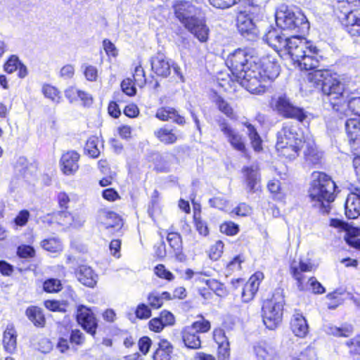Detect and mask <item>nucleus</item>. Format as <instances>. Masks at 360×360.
Returning <instances> with one entry per match:
<instances>
[{"label":"nucleus","instance_id":"obj_1","mask_svg":"<svg viewBox=\"0 0 360 360\" xmlns=\"http://www.w3.org/2000/svg\"><path fill=\"white\" fill-rule=\"evenodd\" d=\"M226 63L236 81L252 94L264 93L268 83L280 73L276 62L268 56L258 58L249 48L235 50Z\"/></svg>","mask_w":360,"mask_h":360},{"label":"nucleus","instance_id":"obj_2","mask_svg":"<svg viewBox=\"0 0 360 360\" xmlns=\"http://www.w3.org/2000/svg\"><path fill=\"white\" fill-rule=\"evenodd\" d=\"M303 139L296 125L286 123L277 134L276 150L280 155L294 159L304 149L306 160L313 165L317 164L322 158L321 153L317 150L313 140Z\"/></svg>","mask_w":360,"mask_h":360},{"label":"nucleus","instance_id":"obj_3","mask_svg":"<svg viewBox=\"0 0 360 360\" xmlns=\"http://www.w3.org/2000/svg\"><path fill=\"white\" fill-rule=\"evenodd\" d=\"M287 43L283 51L288 53L300 70H311L319 67L322 57L320 50L312 41L300 36H292Z\"/></svg>","mask_w":360,"mask_h":360},{"label":"nucleus","instance_id":"obj_4","mask_svg":"<svg viewBox=\"0 0 360 360\" xmlns=\"http://www.w3.org/2000/svg\"><path fill=\"white\" fill-rule=\"evenodd\" d=\"M307 80L321 90L330 101L334 110H340L336 106H338L344 97L345 85L340 81L336 73L329 70H316L309 73Z\"/></svg>","mask_w":360,"mask_h":360},{"label":"nucleus","instance_id":"obj_5","mask_svg":"<svg viewBox=\"0 0 360 360\" xmlns=\"http://www.w3.org/2000/svg\"><path fill=\"white\" fill-rule=\"evenodd\" d=\"M335 184L330 176L321 172H314L308 190L310 201L314 206L326 207L335 199Z\"/></svg>","mask_w":360,"mask_h":360},{"label":"nucleus","instance_id":"obj_6","mask_svg":"<svg viewBox=\"0 0 360 360\" xmlns=\"http://www.w3.org/2000/svg\"><path fill=\"white\" fill-rule=\"evenodd\" d=\"M276 22L283 30L303 33L308 32L309 23L304 14L298 8L282 5L276 13Z\"/></svg>","mask_w":360,"mask_h":360},{"label":"nucleus","instance_id":"obj_7","mask_svg":"<svg viewBox=\"0 0 360 360\" xmlns=\"http://www.w3.org/2000/svg\"><path fill=\"white\" fill-rule=\"evenodd\" d=\"M316 269V265L308 258L300 257L291 261L290 274L296 281L297 288L300 291H304L308 288L305 283L306 276L304 274L314 271Z\"/></svg>","mask_w":360,"mask_h":360},{"label":"nucleus","instance_id":"obj_8","mask_svg":"<svg viewBox=\"0 0 360 360\" xmlns=\"http://www.w3.org/2000/svg\"><path fill=\"white\" fill-rule=\"evenodd\" d=\"M220 131L234 150L246 155L247 148L245 138L225 120L218 122Z\"/></svg>","mask_w":360,"mask_h":360},{"label":"nucleus","instance_id":"obj_9","mask_svg":"<svg viewBox=\"0 0 360 360\" xmlns=\"http://www.w3.org/2000/svg\"><path fill=\"white\" fill-rule=\"evenodd\" d=\"M283 306L279 302L266 300L262 306V319L264 324L269 330L276 329L282 320Z\"/></svg>","mask_w":360,"mask_h":360},{"label":"nucleus","instance_id":"obj_10","mask_svg":"<svg viewBox=\"0 0 360 360\" xmlns=\"http://www.w3.org/2000/svg\"><path fill=\"white\" fill-rule=\"evenodd\" d=\"M275 108L283 116L296 119L300 122H303L307 117V112L303 108L294 105L285 96H281L277 98Z\"/></svg>","mask_w":360,"mask_h":360},{"label":"nucleus","instance_id":"obj_11","mask_svg":"<svg viewBox=\"0 0 360 360\" xmlns=\"http://www.w3.org/2000/svg\"><path fill=\"white\" fill-rule=\"evenodd\" d=\"M96 221L101 228L109 231H118L123 226L122 218L117 213L107 209L98 211Z\"/></svg>","mask_w":360,"mask_h":360},{"label":"nucleus","instance_id":"obj_12","mask_svg":"<svg viewBox=\"0 0 360 360\" xmlns=\"http://www.w3.org/2000/svg\"><path fill=\"white\" fill-rule=\"evenodd\" d=\"M176 17L186 26L193 20H195L198 14V8L191 3L185 1H177L174 5Z\"/></svg>","mask_w":360,"mask_h":360},{"label":"nucleus","instance_id":"obj_13","mask_svg":"<svg viewBox=\"0 0 360 360\" xmlns=\"http://www.w3.org/2000/svg\"><path fill=\"white\" fill-rule=\"evenodd\" d=\"M79 324L89 333L94 335L97 328V320L91 310L86 306L79 305L77 310Z\"/></svg>","mask_w":360,"mask_h":360},{"label":"nucleus","instance_id":"obj_14","mask_svg":"<svg viewBox=\"0 0 360 360\" xmlns=\"http://www.w3.org/2000/svg\"><path fill=\"white\" fill-rule=\"evenodd\" d=\"M79 154L75 150L63 153L60 160L61 172L67 176L74 175L79 169Z\"/></svg>","mask_w":360,"mask_h":360},{"label":"nucleus","instance_id":"obj_15","mask_svg":"<svg viewBox=\"0 0 360 360\" xmlns=\"http://www.w3.org/2000/svg\"><path fill=\"white\" fill-rule=\"evenodd\" d=\"M237 27L240 33L249 40H254L259 34V30L252 18L244 13L237 17Z\"/></svg>","mask_w":360,"mask_h":360},{"label":"nucleus","instance_id":"obj_16","mask_svg":"<svg viewBox=\"0 0 360 360\" xmlns=\"http://www.w3.org/2000/svg\"><path fill=\"white\" fill-rule=\"evenodd\" d=\"M345 129L352 150H360V117L348 119L345 122Z\"/></svg>","mask_w":360,"mask_h":360},{"label":"nucleus","instance_id":"obj_17","mask_svg":"<svg viewBox=\"0 0 360 360\" xmlns=\"http://www.w3.org/2000/svg\"><path fill=\"white\" fill-rule=\"evenodd\" d=\"M283 35L281 31L275 28H271L263 37V39L272 47L276 52L280 53L284 51L288 42V39Z\"/></svg>","mask_w":360,"mask_h":360},{"label":"nucleus","instance_id":"obj_18","mask_svg":"<svg viewBox=\"0 0 360 360\" xmlns=\"http://www.w3.org/2000/svg\"><path fill=\"white\" fill-rule=\"evenodd\" d=\"M345 215L349 219L360 216V189L355 188L348 195L345 204Z\"/></svg>","mask_w":360,"mask_h":360},{"label":"nucleus","instance_id":"obj_19","mask_svg":"<svg viewBox=\"0 0 360 360\" xmlns=\"http://www.w3.org/2000/svg\"><path fill=\"white\" fill-rule=\"evenodd\" d=\"M152 70L160 77H167L171 73L172 61L162 53H158L150 60Z\"/></svg>","mask_w":360,"mask_h":360},{"label":"nucleus","instance_id":"obj_20","mask_svg":"<svg viewBox=\"0 0 360 360\" xmlns=\"http://www.w3.org/2000/svg\"><path fill=\"white\" fill-rule=\"evenodd\" d=\"M338 18L345 30L351 36H360V14L353 11L342 15H338Z\"/></svg>","mask_w":360,"mask_h":360},{"label":"nucleus","instance_id":"obj_21","mask_svg":"<svg viewBox=\"0 0 360 360\" xmlns=\"http://www.w3.org/2000/svg\"><path fill=\"white\" fill-rule=\"evenodd\" d=\"M242 172L245 177L247 189L250 192H255L260 182L258 165L252 164L250 166L244 167Z\"/></svg>","mask_w":360,"mask_h":360},{"label":"nucleus","instance_id":"obj_22","mask_svg":"<svg viewBox=\"0 0 360 360\" xmlns=\"http://www.w3.org/2000/svg\"><path fill=\"white\" fill-rule=\"evenodd\" d=\"M185 27L193 34L200 42H205L208 39L210 30L203 20L196 18L187 24Z\"/></svg>","mask_w":360,"mask_h":360},{"label":"nucleus","instance_id":"obj_23","mask_svg":"<svg viewBox=\"0 0 360 360\" xmlns=\"http://www.w3.org/2000/svg\"><path fill=\"white\" fill-rule=\"evenodd\" d=\"M290 328L295 336L304 338L309 333V325L305 317L299 312H295L290 320Z\"/></svg>","mask_w":360,"mask_h":360},{"label":"nucleus","instance_id":"obj_24","mask_svg":"<svg viewBox=\"0 0 360 360\" xmlns=\"http://www.w3.org/2000/svg\"><path fill=\"white\" fill-rule=\"evenodd\" d=\"M254 354L257 360H276L275 349L267 342L260 341L253 347Z\"/></svg>","mask_w":360,"mask_h":360},{"label":"nucleus","instance_id":"obj_25","mask_svg":"<svg viewBox=\"0 0 360 360\" xmlns=\"http://www.w3.org/2000/svg\"><path fill=\"white\" fill-rule=\"evenodd\" d=\"M4 349L10 354H13L17 349V332L12 324L6 326L3 334Z\"/></svg>","mask_w":360,"mask_h":360},{"label":"nucleus","instance_id":"obj_26","mask_svg":"<svg viewBox=\"0 0 360 360\" xmlns=\"http://www.w3.org/2000/svg\"><path fill=\"white\" fill-rule=\"evenodd\" d=\"M76 274L79 281L86 286L93 288L97 283L98 276L88 266H80Z\"/></svg>","mask_w":360,"mask_h":360},{"label":"nucleus","instance_id":"obj_27","mask_svg":"<svg viewBox=\"0 0 360 360\" xmlns=\"http://www.w3.org/2000/svg\"><path fill=\"white\" fill-rule=\"evenodd\" d=\"M155 117L162 121L172 120L179 124H183L185 122L184 118L179 115L174 108L171 107H162L158 109Z\"/></svg>","mask_w":360,"mask_h":360},{"label":"nucleus","instance_id":"obj_28","mask_svg":"<svg viewBox=\"0 0 360 360\" xmlns=\"http://www.w3.org/2000/svg\"><path fill=\"white\" fill-rule=\"evenodd\" d=\"M181 335L184 343L186 347L193 349L200 347L201 341L200 338L198 333L192 330V328L185 327L181 332Z\"/></svg>","mask_w":360,"mask_h":360},{"label":"nucleus","instance_id":"obj_29","mask_svg":"<svg viewBox=\"0 0 360 360\" xmlns=\"http://www.w3.org/2000/svg\"><path fill=\"white\" fill-rule=\"evenodd\" d=\"M155 136L165 144H173L179 139V135L174 129L161 127L154 132Z\"/></svg>","mask_w":360,"mask_h":360},{"label":"nucleus","instance_id":"obj_30","mask_svg":"<svg viewBox=\"0 0 360 360\" xmlns=\"http://www.w3.org/2000/svg\"><path fill=\"white\" fill-rule=\"evenodd\" d=\"M172 349V345L169 342L161 340L153 354L154 360H170Z\"/></svg>","mask_w":360,"mask_h":360},{"label":"nucleus","instance_id":"obj_31","mask_svg":"<svg viewBox=\"0 0 360 360\" xmlns=\"http://www.w3.org/2000/svg\"><path fill=\"white\" fill-rule=\"evenodd\" d=\"M247 128V134L250 139L252 147L255 151H259L262 149V139L256 128L249 122L242 123Z\"/></svg>","mask_w":360,"mask_h":360},{"label":"nucleus","instance_id":"obj_32","mask_svg":"<svg viewBox=\"0 0 360 360\" xmlns=\"http://www.w3.org/2000/svg\"><path fill=\"white\" fill-rule=\"evenodd\" d=\"M325 331L326 333L334 336L347 338L353 333V328L349 324L343 325L341 327L328 325L325 326Z\"/></svg>","mask_w":360,"mask_h":360},{"label":"nucleus","instance_id":"obj_33","mask_svg":"<svg viewBox=\"0 0 360 360\" xmlns=\"http://www.w3.org/2000/svg\"><path fill=\"white\" fill-rule=\"evenodd\" d=\"M25 314L34 326L43 327L45 325V318L40 308L30 307L26 309Z\"/></svg>","mask_w":360,"mask_h":360},{"label":"nucleus","instance_id":"obj_34","mask_svg":"<svg viewBox=\"0 0 360 360\" xmlns=\"http://www.w3.org/2000/svg\"><path fill=\"white\" fill-rule=\"evenodd\" d=\"M147 300L148 304L151 307L159 309L162 306L164 300H171V295L168 292H163L162 293L152 292L148 294Z\"/></svg>","mask_w":360,"mask_h":360},{"label":"nucleus","instance_id":"obj_35","mask_svg":"<svg viewBox=\"0 0 360 360\" xmlns=\"http://www.w3.org/2000/svg\"><path fill=\"white\" fill-rule=\"evenodd\" d=\"M102 144L97 136H91L86 141L84 150L91 158H96L101 153Z\"/></svg>","mask_w":360,"mask_h":360},{"label":"nucleus","instance_id":"obj_36","mask_svg":"<svg viewBox=\"0 0 360 360\" xmlns=\"http://www.w3.org/2000/svg\"><path fill=\"white\" fill-rule=\"evenodd\" d=\"M337 10L340 11L339 15L354 11L360 6V0H336Z\"/></svg>","mask_w":360,"mask_h":360},{"label":"nucleus","instance_id":"obj_37","mask_svg":"<svg viewBox=\"0 0 360 360\" xmlns=\"http://www.w3.org/2000/svg\"><path fill=\"white\" fill-rule=\"evenodd\" d=\"M167 240L176 255H179L181 253L182 240L179 233L176 232L168 233L167 236Z\"/></svg>","mask_w":360,"mask_h":360},{"label":"nucleus","instance_id":"obj_38","mask_svg":"<svg viewBox=\"0 0 360 360\" xmlns=\"http://www.w3.org/2000/svg\"><path fill=\"white\" fill-rule=\"evenodd\" d=\"M213 101L221 112L231 119L235 117L233 108L225 100L223 99V98L218 95H215Z\"/></svg>","mask_w":360,"mask_h":360},{"label":"nucleus","instance_id":"obj_39","mask_svg":"<svg viewBox=\"0 0 360 360\" xmlns=\"http://www.w3.org/2000/svg\"><path fill=\"white\" fill-rule=\"evenodd\" d=\"M267 188L275 199L283 200L285 198V195L281 188V183L278 180H270L268 182Z\"/></svg>","mask_w":360,"mask_h":360},{"label":"nucleus","instance_id":"obj_40","mask_svg":"<svg viewBox=\"0 0 360 360\" xmlns=\"http://www.w3.org/2000/svg\"><path fill=\"white\" fill-rule=\"evenodd\" d=\"M41 247L51 252H59L62 250L61 243L55 238L45 239L41 243Z\"/></svg>","mask_w":360,"mask_h":360},{"label":"nucleus","instance_id":"obj_41","mask_svg":"<svg viewBox=\"0 0 360 360\" xmlns=\"http://www.w3.org/2000/svg\"><path fill=\"white\" fill-rule=\"evenodd\" d=\"M42 92L45 97L53 102L58 103L60 99V91L53 86L45 84L43 86Z\"/></svg>","mask_w":360,"mask_h":360},{"label":"nucleus","instance_id":"obj_42","mask_svg":"<svg viewBox=\"0 0 360 360\" xmlns=\"http://www.w3.org/2000/svg\"><path fill=\"white\" fill-rule=\"evenodd\" d=\"M188 327L192 328V330L196 333H206L210 329V323L200 316L199 320L193 322L192 325Z\"/></svg>","mask_w":360,"mask_h":360},{"label":"nucleus","instance_id":"obj_43","mask_svg":"<svg viewBox=\"0 0 360 360\" xmlns=\"http://www.w3.org/2000/svg\"><path fill=\"white\" fill-rule=\"evenodd\" d=\"M305 283L307 285V290H311L313 293L323 294L325 292L323 286L314 277L309 278L307 281H305Z\"/></svg>","mask_w":360,"mask_h":360},{"label":"nucleus","instance_id":"obj_44","mask_svg":"<svg viewBox=\"0 0 360 360\" xmlns=\"http://www.w3.org/2000/svg\"><path fill=\"white\" fill-rule=\"evenodd\" d=\"M224 252V243L221 240L217 241L210 249L209 256L212 260L219 259Z\"/></svg>","mask_w":360,"mask_h":360},{"label":"nucleus","instance_id":"obj_45","mask_svg":"<svg viewBox=\"0 0 360 360\" xmlns=\"http://www.w3.org/2000/svg\"><path fill=\"white\" fill-rule=\"evenodd\" d=\"M60 281L56 278L48 279L44 283V290L48 292H56L61 290Z\"/></svg>","mask_w":360,"mask_h":360},{"label":"nucleus","instance_id":"obj_46","mask_svg":"<svg viewBox=\"0 0 360 360\" xmlns=\"http://www.w3.org/2000/svg\"><path fill=\"white\" fill-rule=\"evenodd\" d=\"M245 262V257L243 255H238L230 261L227 266V271L229 272H234L241 269V264Z\"/></svg>","mask_w":360,"mask_h":360},{"label":"nucleus","instance_id":"obj_47","mask_svg":"<svg viewBox=\"0 0 360 360\" xmlns=\"http://www.w3.org/2000/svg\"><path fill=\"white\" fill-rule=\"evenodd\" d=\"M155 168L160 172H169L171 169V160L167 157H160L155 163Z\"/></svg>","mask_w":360,"mask_h":360},{"label":"nucleus","instance_id":"obj_48","mask_svg":"<svg viewBox=\"0 0 360 360\" xmlns=\"http://www.w3.org/2000/svg\"><path fill=\"white\" fill-rule=\"evenodd\" d=\"M85 78L89 81H96L98 77V70L95 66L84 64L82 66Z\"/></svg>","mask_w":360,"mask_h":360},{"label":"nucleus","instance_id":"obj_49","mask_svg":"<svg viewBox=\"0 0 360 360\" xmlns=\"http://www.w3.org/2000/svg\"><path fill=\"white\" fill-rule=\"evenodd\" d=\"M264 278V274L262 272L257 271L255 274H254L248 281V282L245 283L249 287H251V288L253 290H255L257 292L260 282Z\"/></svg>","mask_w":360,"mask_h":360},{"label":"nucleus","instance_id":"obj_50","mask_svg":"<svg viewBox=\"0 0 360 360\" xmlns=\"http://www.w3.org/2000/svg\"><path fill=\"white\" fill-rule=\"evenodd\" d=\"M238 231V226L232 221L225 222L220 226V231L229 236H234Z\"/></svg>","mask_w":360,"mask_h":360},{"label":"nucleus","instance_id":"obj_51","mask_svg":"<svg viewBox=\"0 0 360 360\" xmlns=\"http://www.w3.org/2000/svg\"><path fill=\"white\" fill-rule=\"evenodd\" d=\"M136 318L139 319H149L152 314L149 307L145 304H139L135 311Z\"/></svg>","mask_w":360,"mask_h":360},{"label":"nucleus","instance_id":"obj_52","mask_svg":"<svg viewBox=\"0 0 360 360\" xmlns=\"http://www.w3.org/2000/svg\"><path fill=\"white\" fill-rule=\"evenodd\" d=\"M239 1L240 0H209L212 6L221 9L228 8Z\"/></svg>","mask_w":360,"mask_h":360},{"label":"nucleus","instance_id":"obj_53","mask_svg":"<svg viewBox=\"0 0 360 360\" xmlns=\"http://www.w3.org/2000/svg\"><path fill=\"white\" fill-rule=\"evenodd\" d=\"M20 63V62L18 58L15 56H12L5 63L4 70L9 74L13 73L14 71L18 70Z\"/></svg>","mask_w":360,"mask_h":360},{"label":"nucleus","instance_id":"obj_54","mask_svg":"<svg viewBox=\"0 0 360 360\" xmlns=\"http://www.w3.org/2000/svg\"><path fill=\"white\" fill-rule=\"evenodd\" d=\"M211 207L227 211L228 201L222 197H214L209 200Z\"/></svg>","mask_w":360,"mask_h":360},{"label":"nucleus","instance_id":"obj_55","mask_svg":"<svg viewBox=\"0 0 360 360\" xmlns=\"http://www.w3.org/2000/svg\"><path fill=\"white\" fill-rule=\"evenodd\" d=\"M17 254L20 257H33L35 254L34 248L30 245H22L18 248Z\"/></svg>","mask_w":360,"mask_h":360},{"label":"nucleus","instance_id":"obj_56","mask_svg":"<svg viewBox=\"0 0 360 360\" xmlns=\"http://www.w3.org/2000/svg\"><path fill=\"white\" fill-rule=\"evenodd\" d=\"M134 82L139 86H142L146 83L145 72L143 68L141 65H138L135 68L134 73L133 75Z\"/></svg>","mask_w":360,"mask_h":360},{"label":"nucleus","instance_id":"obj_57","mask_svg":"<svg viewBox=\"0 0 360 360\" xmlns=\"http://www.w3.org/2000/svg\"><path fill=\"white\" fill-rule=\"evenodd\" d=\"M155 274L161 278L172 281L174 278L173 274L167 270L164 265L158 264L155 268Z\"/></svg>","mask_w":360,"mask_h":360},{"label":"nucleus","instance_id":"obj_58","mask_svg":"<svg viewBox=\"0 0 360 360\" xmlns=\"http://www.w3.org/2000/svg\"><path fill=\"white\" fill-rule=\"evenodd\" d=\"M121 87L124 93L128 96H134L136 94V88L131 79H124L121 84Z\"/></svg>","mask_w":360,"mask_h":360},{"label":"nucleus","instance_id":"obj_59","mask_svg":"<svg viewBox=\"0 0 360 360\" xmlns=\"http://www.w3.org/2000/svg\"><path fill=\"white\" fill-rule=\"evenodd\" d=\"M213 338L218 346L229 345L225 333L222 329H215L213 332Z\"/></svg>","mask_w":360,"mask_h":360},{"label":"nucleus","instance_id":"obj_60","mask_svg":"<svg viewBox=\"0 0 360 360\" xmlns=\"http://www.w3.org/2000/svg\"><path fill=\"white\" fill-rule=\"evenodd\" d=\"M202 281L204 282V280ZM205 283L208 288L214 292L217 295H221L223 292V285L214 279H207Z\"/></svg>","mask_w":360,"mask_h":360},{"label":"nucleus","instance_id":"obj_61","mask_svg":"<svg viewBox=\"0 0 360 360\" xmlns=\"http://www.w3.org/2000/svg\"><path fill=\"white\" fill-rule=\"evenodd\" d=\"M347 107L356 117H360V97L351 98L348 101Z\"/></svg>","mask_w":360,"mask_h":360},{"label":"nucleus","instance_id":"obj_62","mask_svg":"<svg viewBox=\"0 0 360 360\" xmlns=\"http://www.w3.org/2000/svg\"><path fill=\"white\" fill-rule=\"evenodd\" d=\"M75 67L71 64H67L61 68L60 77L64 79H70L74 77Z\"/></svg>","mask_w":360,"mask_h":360},{"label":"nucleus","instance_id":"obj_63","mask_svg":"<svg viewBox=\"0 0 360 360\" xmlns=\"http://www.w3.org/2000/svg\"><path fill=\"white\" fill-rule=\"evenodd\" d=\"M72 214V224L71 226L74 228H79L84 225L86 218L83 213L73 212Z\"/></svg>","mask_w":360,"mask_h":360},{"label":"nucleus","instance_id":"obj_64","mask_svg":"<svg viewBox=\"0 0 360 360\" xmlns=\"http://www.w3.org/2000/svg\"><path fill=\"white\" fill-rule=\"evenodd\" d=\"M148 327L150 330L155 333H159L163 330L165 326L163 325L160 317L152 319L148 323Z\"/></svg>","mask_w":360,"mask_h":360}]
</instances>
